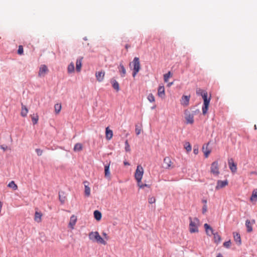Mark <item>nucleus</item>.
Listing matches in <instances>:
<instances>
[{
  "mask_svg": "<svg viewBox=\"0 0 257 257\" xmlns=\"http://www.w3.org/2000/svg\"><path fill=\"white\" fill-rule=\"evenodd\" d=\"M89 238L93 242L100 243L103 245L106 244V242L100 236L97 231L91 232L89 233Z\"/></svg>",
  "mask_w": 257,
  "mask_h": 257,
  "instance_id": "obj_1",
  "label": "nucleus"
},
{
  "mask_svg": "<svg viewBox=\"0 0 257 257\" xmlns=\"http://www.w3.org/2000/svg\"><path fill=\"white\" fill-rule=\"evenodd\" d=\"M190 224H189V230L190 232L194 233L198 231V227L199 223V220L197 218H189Z\"/></svg>",
  "mask_w": 257,
  "mask_h": 257,
  "instance_id": "obj_2",
  "label": "nucleus"
},
{
  "mask_svg": "<svg viewBox=\"0 0 257 257\" xmlns=\"http://www.w3.org/2000/svg\"><path fill=\"white\" fill-rule=\"evenodd\" d=\"M132 65L133 66V76L135 77L141 69L139 58L137 57H135L133 62L130 64V66H131Z\"/></svg>",
  "mask_w": 257,
  "mask_h": 257,
  "instance_id": "obj_3",
  "label": "nucleus"
},
{
  "mask_svg": "<svg viewBox=\"0 0 257 257\" xmlns=\"http://www.w3.org/2000/svg\"><path fill=\"white\" fill-rule=\"evenodd\" d=\"M144 174V169L141 165L137 166V169L135 174V177L137 181L138 184L141 182V180Z\"/></svg>",
  "mask_w": 257,
  "mask_h": 257,
  "instance_id": "obj_4",
  "label": "nucleus"
},
{
  "mask_svg": "<svg viewBox=\"0 0 257 257\" xmlns=\"http://www.w3.org/2000/svg\"><path fill=\"white\" fill-rule=\"evenodd\" d=\"M211 173L215 176L219 174V165L217 161L213 162L211 165Z\"/></svg>",
  "mask_w": 257,
  "mask_h": 257,
  "instance_id": "obj_5",
  "label": "nucleus"
},
{
  "mask_svg": "<svg viewBox=\"0 0 257 257\" xmlns=\"http://www.w3.org/2000/svg\"><path fill=\"white\" fill-rule=\"evenodd\" d=\"M49 71V70L46 65H42L40 67L39 71L38 72V76L39 77H44L46 74Z\"/></svg>",
  "mask_w": 257,
  "mask_h": 257,
  "instance_id": "obj_6",
  "label": "nucleus"
},
{
  "mask_svg": "<svg viewBox=\"0 0 257 257\" xmlns=\"http://www.w3.org/2000/svg\"><path fill=\"white\" fill-rule=\"evenodd\" d=\"M228 182L227 180L222 181V180H218L217 182V184L215 187V189L216 190H218L220 189H222L227 185H228Z\"/></svg>",
  "mask_w": 257,
  "mask_h": 257,
  "instance_id": "obj_7",
  "label": "nucleus"
},
{
  "mask_svg": "<svg viewBox=\"0 0 257 257\" xmlns=\"http://www.w3.org/2000/svg\"><path fill=\"white\" fill-rule=\"evenodd\" d=\"M190 98V95H183L180 99V103L184 106H187L189 104Z\"/></svg>",
  "mask_w": 257,
  "mask_h": 257,
  "instance_id": "obj_8",
  "label": "nucleus"
},
{
  "mask_svg": "<svg viewBox=\"0 0 257 257\" xmlns=\"http://www.w3.org/2000/svg\"><path fill=\"white\" fill-rule=\"evenodd\" d=\"M110 82L112 85L113 88L116 91H119V85L118 82L113 78H111L110 80Z\"/></svg>",
  "mask_w": 257,
  "mask_h": 257,
  "instance_id": "obj_9",
  "label": "nucleus"
},
{
  "mask_svg": "<svg viewBox=\"0 0 257 257\" xmlns=\"http://www.w3.org/2000/svg\"><path fill=\"white\" fill-rule=\"evenodd\" d=\"M228 165L232 172L235 173L237 170L236 165L234 163L233 159L228 160Z\"/></svg>",
  "mask_w": 257,
  "mask_h": 257,
  "instance_id": "obj_10",
  "label": "nucleus"
},
{
  "mask_svg": "<svg viewBox=\"0 0 257 257\" xmlns=\"http://www.w3.org/2000/svg\"><path fill=\"white\" fill-rule=\"evenodd\" d=\"M83 58V57H79L76 62V70L77 72H80L82 67V62Z\"/></svg>",
  "mask_w": 257,
  "mask_h": 257,
  "instance_id": "obj_11",
  "label": "nucleus"
},
{
  "mask_svg": "<svg viewBox=\"0 0 257 257\" xmlns=\"http://www.w3.org/2000/svg\"><path fill=\"white\" fill-rule=\"evenodd\" d=\"M210 98L209 97L208 100H204L203 106L202 107V113L204 115H205L208 110L209 102H210Z\"/></svg>",
  "mask_w": 257,
  "mask_h": 257,
  "instance_id": "obj_12",
  "label": "nucleus"
},
{
  "mask_svg": "<svg viewBox=\"0 0 257 257\" xmlns=\"http://www.w3.org/2000/svg\"><path fill=\"white\" fill-rule=\"evenodd\" d=\"M209 143L206 145H204L202 147V152L204 153V156L206 158H208L211 153V150L208 148Z\"/></svg>",
  "mask_w": 257,
  "mask_h": 257,
  "instance_id": "obj_13",
  "label": "nucleus"
},
{
  "mask_svg": "<svg viewBox=\"0 0 257 257\" xmlns=\"http://www.w3.org/2000/svg\"><path fill=\"white\" fill-rule=\"evenodd\" d=\"M255 223V220H252L251 221L249 220H246L245 221V226L247 228V231L250 232L252 231V225Z\"/></svg>",
  "mask_w": 257,
  "mask_h": 257,
  "instance_id": "obj_14",
  "label": "nucleus"
},
{
  "mask_svg": "<svg viewBox=\"0 0 257 257\" xmlns=\"http://www.w3.org/2000/svg\"><path fill=\"white\" fill-rule=\"evenodd\" d=\"M77 221V217L74 215H72L70 218L69 226L70 228L73 229Z\"/></svg>",
  "mask_w": 257,
  "mask_h": 257,
  "instance_id": "obj_15",
  "label": "nucleus"
},
{
  "mask_svg": "<svg viewBox=\"0 0 257 257\" xmlns=\"http://www.w3.org/2000/svg\"><path fill=\"white\" fill-rule=\"evenodd\" d=\"M105 72L104 71H98L96 72L95 76L98 82H102L104 79Z\"/></svg>",
  "mask_w": 257,
  "mask_h": 257,
  "instance_id": "obj_16",
  "label": "nucleus"
},
{
  "mask_svg": "<svg viewBox=\"0 0 257 257\" xmlns=\"http://www.w3.org/2000/svg\"><path fill=\"white\" fill-rule=\"evenodd\" d=\"M118 71L121 77H124L126 75V70L122 63L119 64L118 67Z\"/></svg>",
  "mask_w": 257,
  "mask_h": 257,
  "instance_id": "obj_17",
  "label": "nucleus"
},
{
  "mask_svg": "<svg viewBox=\"0 0 257 257\" xmlns=\"http://www.w3.org/2000/svg\"><path fill=\"white\" fill-rule=\"evenodd\" d=\"M204 226L205 231H206L207 235L210 236V235H212L213 234H214L213 229H212V227H211L209 225H208L207 223H205L204 225Z\"/></svg>",
  "mask_w": 257,
  "mask_h": 257,
  "instance_id": "obj_18",
  "label": "nucleus"
},
{
  "mask_svg": "<svg viewBox=\"0 0 257 257\" xmlns=\"http://www.w3.org/2000/svg\"><path fill=\"white\" fill-rule=\"evenodd\" d=\"M109 166H110V162L108 163H107L104 166V174H105V177L106 178H110V173L109 171Z\"/></svg>",
  "mask_w": 257,
  "mask_h": 257,
  "instance_id": "obj_19",
  "label": "nucleus"
},
{
  "mask_svg": "<svg viewBox=\"0 0 257 257\" xmlns=\"http://www.w3.org/2000/svg\"><path fill=\"white\" fill-rule=\"evenodd\" d=\"M112 136H113L112 131L110 130L108 127H106V128H105L106 139L108 140H109L112 138Z\"/></svg>",
  "mask_w": 257,
  "mask_h": 257,
  "instance_id": "obj_20",
  "label": "nucleus"
},
{
  "mask_svg": "<svg viewBox=\"0 0 257 257\" xmlns=\"http://www.w3.org/2000/svg\"><path fill=\"white\" fill-rule=\"evenodd\" d=\"M22 106V110L21 112V115L23 117H26L27 115L28 112V109L27 106L23 104V103H21Z\"/></svg>",
  "mask_w": 257,
  "mask_h": 257,
  "instance_id": "obj_21",
  "label": "nucleus"
},
{
  "mask_svg": "<svg viewBox=\"0 0 257 257\" xmlns=\"http://www.w3.org/2000/svg\"><path fill=\"white\" fill-rule=\"evenodd\" d=\"M185 118L187 123H193L194 122V117L193 115L190 113L187 114L186 112L185 113Z\"/></svg>",
  "mask_w": 257,
  "mask_h": 257,
  "instance_id": "obj_22",
  "label": "nucleus"
},
{
  "mask_svg": "<svg viewBox=\"0 0 257 257\" xmlns=\"http://www.w3.org/2000/svg\"><path fill=\"white\" fill-rule=\"evenodd\" d=\"M197 94L202 96V98L203 99V101L205 100H207L208 99V98H207V93L205 91L199 89L198 91H197Z\"/></svg>",
  "mask_w": 257,
  "mask_h": 257,
  "instance_id": "obj_23",
  "label": "nucleus"
},
{
  "mask_svg": "<svg viewBox=\"0 0 257 257\" xmlns=\"http://www.w3.org/2000/svg\"><path fill=\"white\" fill-rule=\"evenodd\" d=\"M171 161L169 157H166L164 159V167L169 168L171 166Z\"/></svg>",
  "mask_w": 257,
  "mask_h": 257,
  "instance_id": "obj_24",
  "label": "nucleus"
},
{
  "mask_svg": "<svg viewBox=\"0 0 257 257\" xmlns=\"http://www.w3.org/2000/svg\"><path fill=\"white\" fill-rule=\"evenodd\" d=\"M159 96L163 97L165 96V88L163 86H160L158 89Z\"/></svg>",
  "mask_w": 257,
  "mask_h": 257,
  "instance_id": "obj_25",
  "label": "nucleus"
},
{
  "mask_svg": "<svg viewBox=\"0 0 257 257\" xmlns=\"http://www.w3.org/2000/svg\"><path fill=\"white\" fill-rule=\"evenodd\" d=\"M93 215L94 218L96 220L99 221L101 219L102 214L99 210H95L93 212Z\"/></svg>",
  "mask_w": 257,
  "mask_h": 257,
  "instance_id": "obj_26",
  "label": "nucleus"
},
{
  "mask_svg": "<svg viewBox=\"0 0 257 257\" xmlns=\"http://www.w3.org/2000/svg\"><path fill=\"white\" fill-rule=\"evenodd\" d=\"M42 216V214L41 212L36 211L35 213V220L37 222H41Z\"/></svg>",
  "mask_w": 257,
  "mask_h": 257,
  "instance_id": "obj_27",
  "label": "nucleus"
},
{
  "mask_svg": "<svg viewBox=\"0 0 257 257\" xmlns=\"http://www.w3.org/2000/svg\"><path fill=\"white\" fill-rule=\"evenodd\" d=\"M65 193L63 191L59 192V200L62 204H63L65 201Z\"/></svg>",
  "mask_w": 257,
  "mask_h": 257,
  "instance_id": "obj_28",
  "label": "nucleus"
},
{
  "mask_svg": "<svg viewBox=\"0 0 257 257\" xmlns=\"http://www.w3.org/2000/svg\"><path fill=\"white\" fill-rule=\"evenodd\" d=\"M213 235H214V242L217 244L219 243L221 241V236L217 232L214 233Z\"/></svg>",
  "mask_w": 257,
  "mask_h": 257,
  "instance_id": "obj_29",
  "label": "nucleus"
},
{
  "mask_svg": "<svg viewBox=\"0 0 257 257\" xmlns=\"http://www.w3.org/2000/svg\"><path fill=\"white\" fill-rule=\"evenodd\" d=\"M250 199L252 202H256L257 201V189L254 190L252 191V195Z\"/></svg>",
  "mask_w": 257,
  "mask_h": 257,
  "instance_id": "obj_30",
  "label": "nucleus"
},
{
  "mask_svg": "<svg viewBox=\"0 0 257 257\" xmlns=\"http://www.w3.org/2000/svg\"><path fill=\"white\" fill-rule=\"evenodd\" d=\"M74 65L73 62L70 63L67 68V71L68 73H72L74 72Z\"/></svg>",
  "mask_w": 257,
  "mask_h": 257,
  "instance_id": "obj_31",
  "label": "nucleus"
},
{
  "mask_svg": "<svg viewBox=\"0 0 257 257\" xmlns=\"http://www.w3.org/2000/svg\"><path fill=\"white\" fill-rule=\"evenodd\" d=\"M82 150V145L80 143H76L73 148L75 152H79Z\"/></svg>",
  "mask_w": 257,
  "mask_h": 257,
  "instance_id": "obj_32",
  "label": "nucleus"
},
{
  "mask_svg": "<svg viewBox=\"0 0 257 257\" xmlns=\"http://www.w3.org/2000/svg\"><path fill=\"white\" fill-rule=\"evenodd\" d=\"M234 239L236 242H238L239 244L241 243V238L240 234L238 233H233Z\"/></svg>",
  "mask_w": 257,
  "mask_h": 257,
  "instance_id": "obj_33",
  "label": "nucleus"
},
{
  "mask_svg": "<svg viewBox=\"0 0 257 257\" xmlns=\"http://www.w3.org/2000/svg\"><path fill=\"white\" fill-rule=\"evenodd\" d=\"M184 147L187 152H190L191 151L192 147L189 142H185L184 145Z\"/></svg>",
  "mask_w": 257,
  "mask_h": 257,
  "instance_id": "obj_34",
  "label": "nucleus"
},
{
  "mask_svg": "<svg viewBox=\"0 0 257 257\" xmlns=\"http://www.w3.org/2000/svg\"><path fill=\"white\" fill-rule=\"evenodd\" d=\"M8 187L13 188L14 190H16L18 188L17 185L15 184V182L12 181L8 185Z\"/></svg>",
  "mask_w": 257,
  "mask_h": 257,
  "instance_id": "obj_35",
  "label": "nucleus"
},
{
  "mask_svg": "<svg viewBox=\"0 0 257 257\" xmlns=\"http://www.w3.org/2000/svg\"><path fill=\"white\" fill-rule=\"evenodd\" d=\"M55 110L56 113H59L61 109V105L60 104L57 103L54 106Z\"/></svg>",
  "mask_w": 257,
  "mask_h": 257,
  "instance_id": "obj_36",
  "label": "nucleus"
},
{
  "mask_svg": "<svg viewBox=\"0 0 257 257\" xmlns=\"http://www.w3.org/2000/svg\"><path fill=\"white\" fill-rule=\"evenodd\" d=\"M172 75V73L170 71H169L167 73H166L164 75V80L165 82H167L169 78Z\"/></svg>",
  "mask_w": 257,
  "mask_h": 257,
  "instance_id": "obj_37",
  "label": "nucleus"
},
{
  "mask_svg": "<svg viewBox=\"0 0 257 257\" xmlns=\"http://www.w3.org/2000/svg\"><path fill=\"white\" fill-rule=\"evenodd\" d=\"M85 194L87 196H89L90 194V188L87 186L85 185Z\"/></svg>",
  "mask_w": 257,
  "mask_h": 257,
  "instance_id": "obj_38",
  "label": "nucleus"
},
{
  "mask_svg": "<svg viewBox=\"0 0 257 257\" xmlns=\"http://www.w3.org/2000/svg\"><path fill=\"white\" fill-rule=\"evenodd\" d=\"M147 98L150 102H153L155 101V97L152 93H150L148 95Z\"/></svg>",
  "mask_w": 257,
  "mask_h": 257,
  "instance_id": "obj_39",
  "label": "nucleus"
},
{
  "mask_svg": "<svg viewBox=\"0 0 257 257\" xmlns=\"http://www.w3.org/2000/svg\"><path fill=\"white\" fill-rule=\"evenodd\" d=\"M124 145H125V148H124L125 151L126 152H130L131 151V148H130V146L128 144V141L127 140L125 141Z\"/></svg>",
  "mask_w": 257,
  "mask_h": 257,
  "instance_id": "obj_40",
  "label": "nucleus"
},
{
  "mask_svg": "<svg viewBox=\"0 0 257 257\" xmlns=\"http://www.w3.org/2000/svg\"><path fill=\"white\" fill-rule=\"evenodd\" d=\"M38 119H39V117L37 115H36V116H33L32 117V121L33 122V124H36L38 123Z\"/></svg>",
  "mask_w": 257,
  "mask_h": 257,
  "instance_id": "obj_41",
  "label": "nucleus"
},
{
  "mask_svg": "<svg viewBox=\"0 0 257 257\" xmlns=\"http://www.w3.org/2000/svg\"><path fill=\"white\" fill-rule=\"evenodd\" d=\"M17 53L18 54L21 55L23 54L24 50H23V47L22 45H20L19 46V48H18Z\"/></svg>",
  "mask_w": 257,
  "mask_h": 257,
  "instance_id": "obj_42",
  "label": "nucleus"
},
{
  "mask_svg": "<svg viewBox=\"0 0 257 257\" xmlns=\"http://www.w3.org/2000/svg\"><path fill=\"white\" fill-rule=\"evenodd\" d=\"M138 185L141 188H144L145 187H147L148 188L150 187V185L147 184H143L141 182L139 183V184H138Z\"/></svg>",
  "mask_w": 257,
  "mask_h": 257,
  "instance_id": "obj_43",
  "label": "nucleus"
},
{
  "mask_svg": "<svg viewBox=\"0 0 257 257\" xmlns=\"http://www.w3.org/2000/svg\"><path fill=\"white\" fill-rule=\"evenodd\" d=\"M156 201V199L154 197H151L149 198L148 202L150 204H153Z\"/></svg>",
  "mask_w": 257,
  "mask_h": 257,
  "instance_id": "obj_44",
  "label": "nucleus"
},
{
  "mask_svg": "<svg viewBox=\"0 0 257 257\" xmlns=\"http://www.w3.org/2000/svg\"><path fill=\"white\" fill-rule=\"evenodd\" d=\"M35 151L38 156H40L42 155L43 151L40 149H36Z\"/></svg>",
  "mask_w": 257,
  "mask_h": 257,
  "instance_id": "obj_45",
  "label": "nucleus"
},
{
  "mask_svg": "<svg viewBox=\"0 0 257 257\" xmlns=\"http://www.w3.org/2000/svg\"><path fill=\"white\" fill-rule=\"evenodd\" d=\"M230 244H231V242L230 240L225 241L223 243V246L226 248L229 247Z\"/></svg>",
  "mask_w": 257,
  "mask_h": 257,
  "instance_id": "obj_46",
  "label": "nucleus"
},
{
  "mask_svg": "<svg viewBox=\"0 0 257 257\" xmlns=\"http://www.w3.org/2000/svg\"><path fill=\"white\" fill-rule=\"evenodd\" d=\"M207 211V206L206 204H204L202 207V213L205 214Z\"/></svg>",
  "mask_w": 257,
  "mask_h": 257,
  "instance_id": "obj_47",
  "label": "nucleus"
},
{
  "mask_svg": "<svg viewBox=\"0 0 257 257\" xmlns=\"http://www.w3.org/2000/svg\"><path fill=\"white\" fill-rule=\"evenodd\" d=\"M193 153L195 155H197L199 153V149L198 147L197 146H194L193 148Z\"/></svg>",
  "mask_w": 257,
  "mask_h": 257,
  "instance_id": "obj_48",
  "label": "nucleus"
},
{
  "mask_svg": "<svg viewBox=\"0 0 257 257\" xmlns=\"http://www.w3.org/2000/svg\"><path fill=\"white\" fill-rule=\"evenodd\" d=\"M135 132L137 135H139L141 133V129L138 127V125H136Z\"/></svg>",
  "mask_w": 257,
  "mask_h": 257,
  "instance_id": "obj_49",
  "label": "nucleus"
},
{
  "mask_svg": "<svg viewBox=\"0 0 257 257\" xmlns=\"http://www.w3.org/2000/svg\"><path fill=\"white\" fill-rule=\"evenodd\" d=\"M7 148H8L7 146H4L3 145H2L1 146V148L2 149H3L4 151H6L7 150Z\"/></svg>",
  "mask_w": 257,
  "mask_h": 257,
  "instance_id": "obj_50",
  "label": "nucleus"
},
{
  "mask_svg": "<svg viewBox=\"0 0 257 257\" xmlns=\"http://www.w3.org/2000/svg\"><path fill=\"white\" fill-rule=\"evenodd\" d=\"M102 234H103V235L105 237V238L107 239H108V236H107V234L106 233H105V232H103Z\"/></svg>",
  "mask_w": 257,
  "mask_h": 257,
  "instance_id": "obj_51",
  "label": "nucleus"
},
{
  "mask_svg": "<svg viewBox=\"0 0 257 257\" xmlns=\"http://www.w3.org/2000/svg\"><path fill=\"white\" fill-rule=\"evenodd\" d=\"M130 47H131V46H130V45H128V44H126V45H125V48L126 49H128V48H130Z\"/></svg>",
  "mask_w": 257,
  "mask_h": 257,
  "instance_id": "obj_52",
  "label": "nucleus"
},
{
  "mask_svg": "<svg viewBox=\"0 0 257 257\" xmlns=\"http://www.w3.org/2000/svg\"><path fill=\"white\" fill-rule=\"evenodd\" d=\"M202 202L204 204H207V200L206 199H203L202 200Z\"/></svg>",
  "mask_w": 257,
  "mask_h": 257,
  "instance_id": "obj_53",
  "label": "nucleus"
},
{
  "mask_svg": "<svg viewBox=\"0 0 257 257\" xmlns=\"http://www.w3.org/2000/svg\"><path fill=\"white\" fill-rule=\"evenodd\" d=\"M124 163V165H130L129 163H128V162H124V163Z\"/></svg>",
  "mask_w": 257,
  "mask_h": 257,
  "instance_id": "obj_54",
  "label": "nucleus"
},
{
  "mask_svg": "<svg viewBox=\"0 0 257 257\" xmlns=\"http://www.w3.org/2000/svg\"><path fill=\"white\" fill-rule=\"evenodd\" d=\"M216 257H223L221 253H218Z\"/></svg>",
  "mask_w": 257,
  "mask_h": 257,
  "instance_id": "obj_55",
  "label": "nucleus"
},
{
  "mask_svg": "<svg viewBox=\"0 0 257 257\" xmlns=\"http://www.w3.org/2000/svg\"><path fill=\"white\" fill-rule=\"evenodd\" d=\"M173 82H170V83H169L168 84V85H168V86H170L171 85H172V84H173Z\"/></svg>",
  "mask_w": 257,
  "mask_h": 257,
  "instance_id": "obj_56",
  "label": "nucleus"
},
{
  "mask_svg": "<svg viewBox=\"0 0 257 257\" xmlns=\"http://www.w3.org/2000/svg\"><path fill=\"white\" fill-rule=\"evenodd\" d=\"M156 105H154L153 106H152V107H151V109H155V108H156Z\"/></svg>",
  "mask_w": 257,
  "mask_h": 257,
  "instance_id": "obj_57",
  "label": "nucleus"
},
{
  "mask_svg": "<svg viewBox=\"0 0 257 257\" xmlns=\"http://www.w3.org/2000/svg\"><path fill=\"white\" fill-rule=\"evenodd\" d=\"M83 39L84 40V41H87V38L86 37H84Z\"/></svg>",
  "mask_w": 257,
  "mask_h": 257,
  "instance_id": "obj_58",
  "label": "nucleus"
},
{
  "mask_svg": "<svg viewBox=\"0 0 257 257\" xmlns=\"http://www.w3.org/2000/svg\"><path fill=\"white\" fill-rule=\"evenodd\" d=\"M254 129H255V130H256V125H254Z\"/></svg>",
  "mask_w": 257,
  "mask_h": 257,
  "instance_id": "obj_59",
  "label": "nucleus"
}]
</instances>
